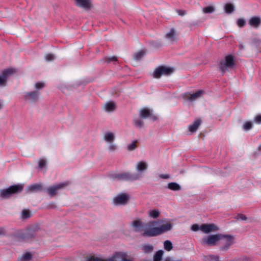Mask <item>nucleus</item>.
<instances>
[{
    "mask_svg": "<svg viewBox=\"0 0 261 261\" xmlns=\"http://www.w3.org/2000/svg\"><path fill=\"white\" fill-rule=\"evenodd\" d=\"M191 230L194 231H196L199 230H201V225H199L197 224H194L191 226Z\"/></svg>",
    "mask_w": 261,
    "mask_h": 261,
    "instance_id": "obj_42",
    "label": "nucleus"
},
{
    "mask_svg": "<svg viewBox=\"0 0 261 261\" xmlns=\"http://www.w3.org/2000/svg\"><path fill=\"white\" fill-rule=\"evenodd\" d=\"M104 108L106 111L111 112L115 110L116 104L113 101H108L105 103Z\"/></svg>",
    "mask_w": 261,
    "mask_h": 261,
    "instance_id": "obj_22",
    "label": "nucleus"
},
{
    "mask_svg": "<svg viewBox=\"0 0 261 261\" xmlns=\"http://www.w3.org/2000/svg\"><path fill=\"white\" fill-rule=\"evenodd\" d=\"M249 24L254 28H257L261 23V19L258 17H251L249 20Z\"/></svg>",
    "mask_w": 261,
    "mask_h": 261,
    "instance_id": "obj_21",
    "label": "nucleus"
},
{
    "mask_svg": "<svg viewBox=\"0 0 261 261\" xmlns=\"http://www.w3.org/2000/svg\"><path fill=\"white\" fill-rule=\"evenodd\" d=\"M67 185V183L64 182L48 187L46 189V192L49 195L53 196L56 194L59 190L63 189Z\"/></svg>",
    "mask_w": 261,
    "mask_h": 261,
    "instance_id": "obj_15",
    "label": "nucleus"
},
{
    "mask_svg": "<svg viewBox=\"0 0 261 261\" xmlns=\"http://www.w3.org/2000/svg\"><path fill=\"white\" fill-rule=\"evenodd\" d=\"M44 86L45 84L43 82H38L36 83L35 84V90L26 92L24 93L23 97L24 100L31 103L37 102L40 98V93L39 90L43 89Z\"/></svg>",
    "mask_w": 261,
    "mask_h": 261,
    "instance_id": "obj_3",
    "label": "nucleus"
},
{
    "mask_svg": "<svg viewBox=\"0 0 261 261\" xmlns=\"http://www.w3.org/2000/svg\"><path fill=\"white\" fill-rule=\"evenodd\" d=\"M164 261H181V259H176L171 256H168L164 258Z\"/></svg>",
    "mask_w": 261,
    "mask_h": 261,
    "instance_id": "obj_44",
    "label": "nucleus"
},
{
    "mask_svg": "<svg viewBox=\"0 0 261 261\" xmlns=\"http://www.w3.org/2000/svg\"><path fill=\"white\" fill-rule=\"evenodd\" d=\"M218 227L214 224H203L201 225V230L204 233H209L217 231Z\"/></svg>",
    "mask_w": 261,
    "mask_h": 261,
    "instance_id": "obj_16",
    "label": "nucleus"
},
{
    "mask_svg": "<svg viewBox=\"0 0 261 261\" xmlns=\"http://www.w3.org/2000/svg\"><path fill=\"white\" fill-rule=\"evenodd\" d=\"M6 229L4 228H0V236H4L6 234Z\"/></svg>",
    "mask_w": 261,
    "mask_h": 261,
    "instance_id": "obj_48",
    "label": "nucleus"
},
{
    "mask_svg": "<svg viewBox=\"0 0 261 261\" xmlns=\"http://www.w3.org/2000/svg\"><path fill=\"white\" fill-rule=\"evenodd\" d=\"M140 174L128 172L113 173L110 175L113 180L135 181L139 180Z\"/></svg>",
    "mask_w": 261,
    "mask_h": 261,
    "instance_id": "obj_4",
    "label": "nucleus"
},
{
    "mask_svg": "<svg viewBox=\"0 0 261 261\" xmlns=\"http://www.w3.org/2000/svg\"><path fill=\"white\" fill-rule=\"evenodd\" d=\"M76 4L79 7L89 9L91 7V3L90 0H75Z\"/></svg>",
    "mask_w": 261,
    "mask_h": 261,
    "instance_id": "obj_19",
    "label": "nucleus"
},
{
    "mask_svg": "<svg viewBox=\"0 0 261 261\" xmlns=\"http://www.w3.org/2000/svg\"><path fill=\"white\" fill-rule=\"evenodd\" d=\"M33 255L31 253L25 252L19 258L20 261H30L32 259Z\"/></svg>",
    "mask_w": 261,
    "mask_h": 261,
    "instance_id": "obj_28",
    "label": "nucleus"
},
{
    "mask_svg": "<svg viewBox=\"0 0 261 261\" xmlns=\"http://www.w3.org/2000/svg\"><path fill=\"white\" fill-rule=\"evenodd\" d=\"M134 123L135 125L138 128H141L143 126V121L139 118L135 119L134 120Z\"/></svg>",
    "mask_w": 261,
    "mask_h": 261,
    "instance_id": "obj_37",
    "label": "nucleus"
},
{
    "mask_svg": "<svg viewBox=\"0 0 261 261\" xmlns=\"http://www.w3.org/2000/svg\"><path fill=\"white\" fill-rule=\"evenodd\" d=\"M201 122V121L200 119H197L195 120L193 124L189 125V131L192 133L196 132L198 129L199 126L200 125Z\"/></svg>",
    "mask_w": 261,
    "mask_h": 261,
    "instance_id": "obj_24",
    "label": "nucleus"
},
{
    "mask_svg": "<svg viewBox=\"0 0 261 261\" xmlns=\"http://www.w3.org/2000/svg\"><path fill=\"white\" fill-rule=\"evenodd\" d=\"M169 175L168 174H160V177L163 179H168L169 178Z\"/></svg>",
    "mask_w": 261,
    "mask_h": 261,
    "instance_id": "obj_49",
    "label": "nucleus"
},
{
    "mask_svg": "<svg viewBox=\"0 0 261 261\" xmlns=\"http://www.w3.org/2000/svg\"><path fill=\"white\" fill-rule=\"evenodd\" d=\"M144 224L142 219L137 218L131 221L129 224L130 230L135 233H142L144 227Z\"/></svg>",
    "mask_w": 261,
    "mask_h": 261,
    "instance_id": "obj_8",
    "label": "nucleus"
},
{
    "mask_svg": "<svg viewBox=\"0 0 261 261\" xmlns=\"http://www.w3.org/2000/svg\"><path fill=\"white\" fill-rule=\"evenodd\" d=\"M108 149L110 151H115L117 149V146L113 142L109 143Z\"/></svg>",
    "mask_w": 261,
    "mask_h": 261,
    "instance_id": "obj_40",
    "label": "nucleus"
},
{
    "mask_svg": "<svg viewBox=\"0 0 261 261\" xmlns=\"http://www.w3.org/2000/svg\"><path fill=\"white\" fill-rule=\"evenodd\" d=\"M16 72L14 68H8L3 71L0 74V87L5 86L8 78Z\"/></svg>",
    "mask_w": 261,
    "mask_h": 261,
    "instance_id": "obj_12",
    "label": "nucleus"
},
{
    "mask_svg": "<svg viewBox=\"0 0 261 261\" xmlns=\"http://www.w3.org/2000/svg\"><path fill=\"white\" fill-rule=\"evenodd\" d=\"M236 219L240 220H247V218L242 214H239L237 215L236 217Z\"/></svg>",
    "mask_w": 261,
    "mask_h": 261,
    "instance_id": "obj_43",
    "label": "nucleus"
},
{
    "mask_svg": "<svg viewBox=\"0 0 261 261\" xmlns=\"http://www.w3.org/2000/svg\"><path fill=\"white\" fill-rule=\"evenodd\" d=\"M47 207H48V208H53L56 207V204H55V203H54V202H51V203H49V204H48V205L47 206Z\"/></svg>",
    "mask_w": 261,
    "mask_h": 261,
    "instance_id": "obj_50",
    "label": "nucleus"
},
{
    "mask_svg": "<svg viewBox=\"0 0 261 261\" xmlns=\"http://www.w3.org/2000/svg\"><path fill=\"white\" fill-rule=\"evenodd\" d=\"M30 238H31V237L30 236V234L29 233H27L25 234V236L24 237V238L26 239H29Z\"/></svg>",
    "mask_w": 261,
    "mask_h": 261,
    "instance_id": "obj_52",
    "label": "nucleus"
},
{
    "mask_svg": "<svg viewBox=\"0 0 261 261\" xmlns=\"http://www.w3.org/2000/svg\"><path fill=\"white\" fill-rule=\"evenodd\" d=\"M47 161L45 159H40L38 161V168L40 169H44L46 168Z\"/></svg>",
    "mask_w": 261,
    "mask_h": 261,
    "instance_id": "obj_34",
    "label": "nucleus"
},
{
    "mask_svg": "<svg viewBox=\"0 0 261 261\" xmlns=\"http://www.w3.org/2000/svg\"><path fill=\"white\" fill-rule=\"evenodd\" d=\"M168 188L173 191H179L181 189L180 185L174 182L169 183L168 184Z\"/></svg>",
    "mask_w": 261,
    "mask_h": 261,
    "instance_id": "obj_27",
    "label": "nucleus"
},
{
    "mask_svg": "<svg viewBox=\"0 0 261 261\" xmlns=\"http://www.w3.org/2000/svg\"><path fill=\"white\" fill-rule=\"evenodd\" d=\"M86 261H133L128 255L122 252H117L113 256L108 258L92 255L86 257Z\"/></svg>",
    "mask_w": 261,
    "mask_h": 261,
    "instance_id": "obj_2",
    "label": "nucleus"
},
{
    "mask_svg": "<svg viewBox=\"0 0 261 261\" xmlns=\"http://www.w3.org/2000/svg\"><path fill=\"white\" fill-rule=\"evenodd\" d=\"M137 141H134L131 143L127 145V148L129 151H132L135 150L137 148L136 145Z\"/></svg>",
    "mask_w": 261,
    "mask_h": 261,
    "instance_id": "obj_39",
    "label": "nucleus"
},
{
    "mask_svg": "<svg viewBox=\"0 0 261 261\" xmlns=\"http://www.w3.org/2000/svg\"><path fill=\"white\" fill-rule=\"evenodd\" d=\"M177 33L176 30L172 28L165 35L166 39L170 43H173L177 40Z\"/></svg>",
    "mask_w": 261,
    "mask_h": 261,
    "instance_id": "obj_17",
    "label": "nucleus"
},
{
    "mask_svg": "<svg viewBox=\"0 0 261 261\" xmlns=\"http://www.w3.org/2000/svg\"><path fill=\"white\" fill-rule=\"evenodd\" d=\"M106 61L108 63H110L111 62H115L117 61V58L115 56L109 57L106 59Z\"/></svg>",
    "mask_w": 261,
    "mask_h": 261,
    "instance_id": "obj_47",
    "label": "nucleus"
},
{
    "mask_svg": "<svg viewBox=\"0 0 261 261\" xmlns=\"http://www.w3.org/2000/svg\"><path fill=\"white\" fill-rule=\"evenodd\" d=\"M42 186L40 184H35L29 186L28 187V190L31 192H36L42 191Z\"/></svg>",
    "mask_w": 261,
    "mask_h": 261,
    "instance_id": "obj_23",
    "label": "nucleus"
},
{
    "mask_svg": "<svg viewBox=\"0 0 261 261\" xmlns=\"http://www.w3.org/2000/svg\"><path fill=\"white\" fill-rule=\"evenodd\" d=\"M202 11L204 13H212L215 11V8L212 6H209L204 8Z\"/></svg>",
    "mask_w": 261,
    "mask_h": 261,
    "instance_id": "obj_36",
    "label": "nucleus"
},
{
    "mask_svg": "<svg viewBox=\"0 0 261 261\" xmlns=\"http://www.w3.org/2000/svg\"><path fill=\"white\" fill-rule=\"evenodd\" d=\"M140 116L142 118L150 117L152 121L156 119V116L152 115V110L147 108H144L140 110Z\"/></svg>",
    "mask_w": 261,
    "mask_h": 261,
    "instance_id": "obj_18",
    "label": "nucleus"
},
{
    "mask_svg": "<svg viewBox=\"0 0 261 261\" xmlns=\"http://www.w3.org/2000/svg\"><path fill=\"white\" fill-rule=\"evenodd\" d=\"M241 259L240 258H235L233 260H231V261H241Z\"/></svg>",
    "mask_w": 261,
    "mask_h": 261,
    "instance_id": "obj_54",
    "label": "nucleus"
},
{
    "mask_svg": "<svg viewBox=\"0 0 261 261\" xmlns=\"http://www.w3.org/2000/svg\"><path fill=\"white\" fill-rule=\"evenodd\" d=\"M220 241L222 243V246L220 249L222 251H227L229 247L234 243V238L231 235H224L221 234Z\"/></svg>",
    "mask_w": 261,
    "mask_h": 261,
    "instance_id": "obj_9",
    "label": "nucleus"
},
{
    "mask_svg": "<svg viewBox=\"0 0 261 261\" xmlns=\"http://www.w3.org/2000/svg\"><path fill=\"white\" fill-rule=\"evenodd\" d=\"M161 212L159 210L154 209L148 211V216L152 219H156L160 216Z\"/></svg>",
    "mask_w": 261,
    "mask_h": 261,
    "instance_id": "obj_25",
    "label": "nucleus"
},
{
    "mask_svg": "<svg viewBox=\"0 0 261 261\" xmlns=\"http://www.w3.org/2000/svg\"><path fill=\"white\" fill-rule=\"evenodd\" d=\"M245 21L243 19H239L237 21V24L240 27H242L245 25Z\"/></svg>",
    "mask_w": 261,
    "mask_h": 261,
    "instance_id": "obj_45",
    "label": "nucleus"
},
{
    "mask_svg": "<svg viewBox=\"0 0 261 261\" xmlns=\"http://www.w3.org/2000/svg\"><path fill=\"white\" fill-rule=\"evenodd\" d=\"M164 249L168 251H170V250H171L173 248L171 242L169 240L165 241L164 242Z\"/></svg>",
    "mask_w": 261,
    "mask_h": 261,
    "instance_id": "obj_32",
    "label": "nucleus"
},
{
    "mask_svg": "<svg viewBox=\"0 0 261 261\" xmlns=\"http://www.w3.org/2000/svg\"><path fill=\"white\" fill-rule=\"evenodd\" d=\"M45 59L47 61H51L55 59V56L53 54H48L45 56Z\"/></svg>",
    "mask_w": 261,
    "mask_h": 261,
    "instance_id": "obj_41",
    "label": "nucleus"
},
{
    "mask_svg": "<svg viewBox=\"0 0 261 261\" xmlns=\"http://www.w3.org/2000/svg\"><path fill=\"white\" fill-rule=\"evenodd\" d=\"M22 186L20 185H14L0 190V197L3 198H9L12 194L20 192Z\"/></svg>",
    "mask_w": 261,
    "mask_h": 261,
    "instance_id": "obj_6",
    "label": "nucleus"
},
{
    "mask_svg": "<svg viewBox=\"0 0 261 261\" xmlns=\"http://www.w3.org/2000/svg\"><path fill=\"white\" fill-rule=\"evenodd\" d=\"M224 8L225 11L227 13H231L234 11V7L230 4H226Z\"/></svg>",
    "mask_w": 261,
    "mask_h": 261,
    "instance_id": "obj_35",
    "label": "nucleus"
},
{
    "mask_svg": "<svg viewBox=\"0 0 261 261\" xmlns=\"http://www.w3.org/2000/svg\"><path fill=\"white\" fill-rule=\"evenodd\" d=\"M204 92V91L202 90H198L195 93H193L187 92L183 94L182 97L187 101L193 102L202 97Z\"/></svg>",
    "mask_w": 261,
    "mask_h": 261,
    "instance_id": "obj_13",
    "label": "nucleus"
},
{
    "mask_svg": "<svg viewBox=\"0 0 261 261\" xmlns=\"http://www.w3.org/2000/svg\"><path fill=\"white\" fill-rule=\"evenodd\" d=\"M252 127V123L249 121L245 122L243 125V129L246 131L250 130Z\"/></svg>",
    "mask_w": 261,
    "mask_h": 261,
    "instance_id": "obj_38",
    "label": "nucleus"
},
{
    "mask_svg": "<svg viewBox=\"0 0 261 261\" xmlns=\"http://www.w3.org/2000/svg\"><path fill=\"white\" fill-rule=\"evenodd\" d=\"M173 72L172 68L161 66L156 68L153 72V77L154 78H160L162 75H168L172 74Z\"/></svg>",
    "mask_w": 261,
    "mask_h": 261,
    "instance_id": "obj_10",
    "label": "nucleus"
},
{
    "mask_svg": "<svg viewBox=\"0 0 261 261\" xmlns=\"http://www.w3.org/2000/svg\"><path fill=\"white\" fill-rule=\"evenodd\" d=\"M164 254V251L162 250H160L155 252L154 254L153 260V261H161Z\"/></svg>",
    "mask_w": 261,
    "mask_h": 261,
    "instance_id": "obj_26",
    "label": "nucleus"
},
{
    "mask_svg": "<svg viewBox=\"0 0 261 261\" xmlns=\"http://www.w3.org/2000/svg\"><path fill=\"white\" fill-rule=\"evenodd\" d=\"M178 14L180 15H184L185 13L184 11H178Z\"/></svg>",
    "mask_w": 261,
    "mask_h": 261,
    "instance_id": "obj_53",
    "label": "nucleus"
},
{
    "mask_svg": "<svg viewBox=\"0 0 261 261\" xmlns=\"http://www.w3.org/2000/svg\"><path fill=\"white\" fill-rule=\"evenodd\" d=\"M205 259L207 261H220L219 256L217 255H208L205 256Z\"/></svg>",
    "mask_w": 261,
    "mask_h": 261,
    "instance_id": "obj_30",
    "label": "nucleus"
},
{
    "mask_svg": "<svg viewBox=\"0 0 261 261\" xmlns=\"http://www.w3.org/2000/svg\"><path fill=\"white\" fill-rule=\"evenodd\" d=\"M145 54L144 51L140 50L134 55V58L136 61H139L144 56Z\"/></svg>",
    "mask_w": 261,
    "mask_h": 261,
    "instance_id": "obj_31",
    "label": "nucleus"
},
{
    "mask_svg": "<svg viewBox=\"0 0 261 261\" xmlns=\"http://www.w3.org/2000/svg\"><path fill=\"white\" fill-rule=\"evenodd\" d=\"M221 234H215L208 235L204 237L201 241V243L203 245L207 246H215L221 239Z\"/></svg>",
    "mask_w": 261,
    "mask_h": 261,
    "instance_id": "obj_7",
    "label": "nucleus"
},
{
    "mask_svg": "<svg viewBox=\"0 0 261 261\" xmlns=\"http://www.w3.org/2000/svg\"><path fill=\"white\" fill-rule=\"evenodd\" d=\"M31 215L32 214L29 210H23L21 212V218L23 219L29 218Z\"/></svg>",
    "mask_w": 261,
    "mask_h": 261,
    "instance_id": "obj_33",
    "label": "nucleus"
},
{
    "mask_svg": "<svg viewBox=\"0 0 261 261\" xmlns=\"http://www.w3.org/2000/svg\"><path fill=\"white\" fill-rule=\"evenodd\" d=\"M142 249L144 252L148 253L153 251V247L150 244H144L142 246Z\"/></svg>",
    "mask_w": 261,
    "mask_h": 261,
    "instance_id": "obj_29",
    "label": "nucleus"
},
{
    "mask_svg": "<svg viewBox=\"0 0 261 261\" xmlns=\"http://www.w3.org/2000/svg\"><path fill=\"white\" fill-rule=\"evenodd\" d=\"M254 122L257 124L261 123V115H257L255 117Z\"/></svg>",
    "mask_w": 261,
    "mask_h": 261,
    "instance_id": "obj_46",
    "label": "nucleus"
},
{
    "mask_svg": "<svg viewBox=\"0 0 261 261\" xmlns=\"http://www.w3.org/2000/svg\"><path fill=\"white\" fill-rule=\"evenodd\" d=\"M130 199V196L126 193H120L113 198V203L116 205H125Z\"/></svg>",
    "mask_w": 261,
    "mask_h": 261,
    "instance_id": "obj_11",
    "label": "nucleus"
},
{
    "mask_svg": "<svg viewBox=\"0 0 261 261\" xmlns=\"http://www.w3.org/2000/svg\"><path fill=\"white\" fill-rule=\"evenodd\" d=\"M148 166V163L145 161H141L136 163L135 168L137 173H135V174H140L139 180L143 177V174L147 170Z\"/></svg>",
    "mask_w": 261,
    "mask_h": 261,
    "instance_id": "obj_14",
    "label": "nucleus"
},
{
    "mask_svg": "<svg viewBox=\"0 0 261 261\" xmlns=\"http://www.w3.org/2000/svg\"><path fill=\"white\" fill-rule=\"evenodd\" d=\"M172 220L168 219L149 221L144 224L142 235L144 237H155L169 231L173 228Z\"/></svg>",
    "mask_w": 261,
    "mask_h": 261,
    "instance_id": "obj_1",
    "label": "nucleus"
},
{
    "mask_svg": "<svg viewBox=\"0 0 261 261\" xmlns=\"http://www.w3.org/2000/svg\"><path fill=\"white\" fill-rule=\"evenodd\" d=\"M235 66L234 58L231 55L226 56L224 59L222 60L219 64L220 70L224 73L229 69H232Z\"/></svg>",
    "mask_w": 261,
    "mask_h": 261,
    "instance_id": "obj_5",
    "label": "nucleus"
},
{
    "mask_svg": "<svg viewBox=\"0 0 261 261\" xmlns=\"http://www.w3.org/2000/svg\"><path fill=\"white\" fill-rule=\"evenodd\" d=\"M4 107V101L0 99V111L3 109Z\"/></svg>",
    "mask_w": 261,
    "mask_h": 261,
    "instance_id": "obj_51",
    "label": "nucleus"
},
{
    "mask_svg": "<svg viewBox=\"0 0 261 261\" xmlns=\"http://www.w3.org/2000/svg\"><path fill=\"white\" fill-rule=\"evenodd\" d=\"M103 139L108 143L113 142L115 139V134L110 132H106L103 135Z\"/></svg>",
    "mask_w": 261,
    "mask_h": 261,
    "instance_id": "obj_20",
    "label": "nucleus"
}]
</instances>
